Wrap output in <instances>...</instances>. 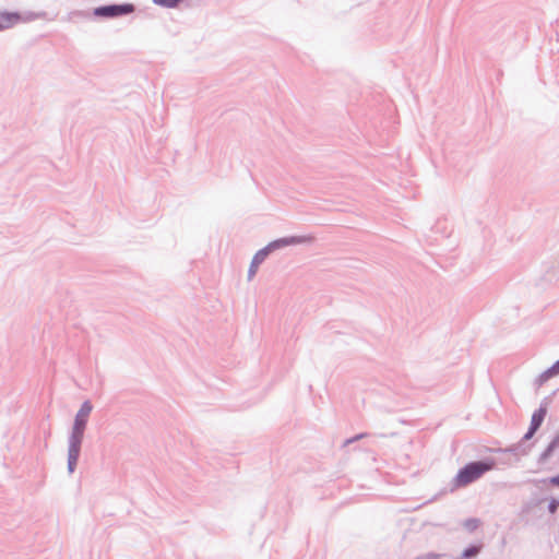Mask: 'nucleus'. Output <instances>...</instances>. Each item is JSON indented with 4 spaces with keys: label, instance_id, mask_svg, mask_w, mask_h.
Wrapping results in <instances>:
<instances>
[{
    "label": "nucleus",
    "instance_id": "obj_1",
    "mask_svg": "<svg viewBox=\"0 0 559 559\" xmlns=\"http://www.w3.org/2000/svg\"><path fill=\"white\" fill-rule=\"evenodd\" d=\"M93 405L90 401H84L74 417V423L68 438V472L74 473L81 453V447L84 432L87 426Z\"/></svg>",
    "mask_w": 559,
    "mask_h": 559
},
{
    "label": "nucleus",
    "instance_id": "obj_2",
    "mask_svg": "<svg viewBox=\"0 0 559 559\" xmlns=\"http://www.w3.org/2000/svg\"><path fill=\"white\" fill-rule=\"evenodd\" d=\"M496 462L488 457L478 461H472L461 467L454 478L451 480V490L466 487L483 477L487 472L493 469Z\"/></svg>",
    "mask_w": 559,
    "mask_h": 559
},
{
    "label": "nucleus",
    "instance_id": "obj_3",
    "mask_svg": "<svg viewBox=\"0 0 559 559\" xmlns=\"http://www.w3.org/2000/svg\"><path fill=\"white\" fill-rule=\"evenodd\" d=\"M312 239L313 237L311 236H288L269 242L265 247L258 250L253 255L248 270V280L251 281L253 278V276L257 274L259 265L263 263V261L272 252L288 246L311 242Z\"/></svg>",
    "mask_w": 559,
    "mask_h": 559
},
{
    "label": "nucleus",
    "instance_id": "obj_4",
    "mask_svg": "<svg viewBox=\"0 0 559 559\" xmlns=\"http://www.w3.org/2000/svg\"><path fill=\"white\" fill-rule=\"evenodd\" d=\"M135 11L133 3H111L100 5L94 9L93 14L96 17L102 19H116L124 15H129Z\"/></svg>",
    "mask_w": 559,
    "mask_h": 559
},
{
    "label": "nucleus",
    "instance_id": "obj_5",
    "mask_svg": "<svg viewBox=\"0 0 559 559\" xmlns=\"http://www.w3.org/2000/svg\"><path fill=\"white\" fill-rule=\"evenodd\" d=\"M548 412V399H544L539 405V407L533 413L530 427L525 435L523 436V440H531L533 436L540 428L546 415Z\"/></svg>",
    "mask_w": 559,
    "mask_h": 559
},
{
    "label": "nucleus",
    "instance_id": "obj_6",
    "mask_svg": "<svg viewBox=\"0 0 559 559\" xmlns=\"http://www.w3.org/2000/svg\"><path fill=\"white\" fill-rule=\"evenodd\" d=\"M9 14H14L16 16L15 19H13V17L10 19L12 27L19 23H28V22H33L35 20L44 19L46 16V12H44V11H41V12H33V11L9 12Z\"/></svg>",
    "mask_w": 559,
    "mask_h": 559
},
{
    "label": "nucleus",
    "instance_id": "obj_7",
    "mask_svg": "<svg viewBox=\"0 0 559 559\" xmlns=\"http://www.w3.org/2000/svg\"><path fill=\"white\" fill-rule=\"evenodd\" d=\"M559 448V430L556 432L549 444L546 447V449L539 454L537 463L539 465H544L550 456L554 454V452Z\"/></svg>",
    "mask_w": 559,
    "mask_h": 559
},
{
    "label": "nucleus",
    "instance_id": "obj_8",
    "mask_svg": "<svg viewBox=\"0 0 559 559\" xmlns=\"http://www.w3.org/2000/svg\"><path fill=\"white\" fill-rule=\"evenodd\" d=\"M527 440H523V438L515 444L503 450V452H509L514 455H527L531 451L533 443L526 444Z\"/></svg>",
    "mask_w": 559,
    "mask_h": 559
},
{
    "label": "nucleus",
    "instance_id": "obj_9",
    "mask_svg": "<svg viewBox=\"0 0 559 559\" xmlns=\"http://www.w3.org/2000/svg\"><path fill=\"white\" fill-rule=\"evenodd\" d=\"M484 544H471L467 546L456 559H475L483 550Z\"/></svg>",
    "mask_w": 559,
    "mask_h": 559
},
{
    "label": "nucleus",
    "instance_id": "obj_10",
    "mask_svg": "<svg viewBox=\"0 0 559 559\" xmlns=\"http://www.w3.org/2000/svg\"><path fill=\"white\" fill-rule=\"evenodd\" d=\"M15 19L14 14H9L8 11L0 12V32L11 28V20Z\"/></svg>",
    "mask_w": 559,
    "mask_h": 559
},
{
    "label": "nucleus",
    "instance_id": "obj_11",
    "mask_svg": "<svg viewBox=\"0 0 559 559\" xmlns=\"http://www.w3.org/2000/svg\"><path fill=\"white\" fill-rule=\"evenodd\" d=\"M152 1L154 4H156L158 7L166 8V9H175V8H178L179 4L183 0H152Z\"/></svg>",
    "mask_w": 559,
    "mask_h": 559
},
{
    "label": "nucleus",
    "instance_id": "obj_12",
    "mask_svg": "<svg viewBox=\"0 0 559 559\" xmlns=\"http://www.w3.org/2000/svg\"><path fill=\"white\" fill-rule=\"evenodd\" d=\"M479 524H480V521L476 518H469L464 521V527L468 532H474L475 530H477Z\"/></svg>",
    "mask_w": 559,
    "mask_h": 559
},
{
    "label": "nucleus",
    "instance_id": "obj_13",
    "mask_svg": "<svg viewBox=\"0 0 559 559\" xmlns=\"http://www.w3.org/2000/svg\"><path fill=\"white\" fill-rule=\"evenodd\" d=\"M551 370H552V366H550L547 370H545L543 373L539 374V377H538L539 383H543L558 374L557 371H551Z\"/></svg>",
    "mask_w": 559,
    "mask_h": 559
},
{
    "label": "nucleus",
    "instance_id": "obj_14",
    "mask_svg": "<svg viewBox=\"0 0 559 559\" xmlns=\"http://www.w3.org/2000/svg\"><path fill=\"white\" fill-rule=\"evenodd\" d=\"M558 508H559V499L551 498L549 500V503H548V507H547L548 512L551 513V514H555L557 512Z\"/></svg>",
    "mask_w": 559,
    "mask_h": 559
},
{
    "label": "nucleus",
    "instance_id": "obj_15",
    "mask_svg": "<svg viewBox=\"0 0 559 559\" xmlns=\"http://www.w3.org/2000/svg\"><path fill=\"white\" fill-rule=\"evenodd\" d=\"M367 436H368V433H367V432L358 433V435H356V436H354V437H352V438H349V439H346V440L344 441V444H343V445H344V447H346V445H348V444H350V443H353V442H355V441H358V440H360V439H362V438H365V437H367Z\"/></svg>",
    "mask_w": 559,
    "mask_h": 559
},
{
    "label": "nucleus",
    "instance_id": "obj_16",
    "mask_svg": "<svg viewBox=\"0 0 559 559\" xmlns=\"http://www.w3.org/2000/svg\"><path fill=\"white\" fill-rule=\"evenodd\" d=\"M542 483H548L550 484L551 486L554 487H558L559 488V474L558 475H555V476H551L547 479H542L540 480Z\"/></svg>",
    "mask_w": 559,
    "mask_h": 559
},
{
    "label": "nucleus",
    "instance_id": "obj_17",
    "mask_svg": "<svg viewBox=\"0 0 559 559\" xmlns=\"http://www.w3.org/2000/svg\"><path fill=\"white\" fill-rule=\"evenodd\" d=\"M423 559H441V555L435 552H427L421 555Z\"/></svg>",
    "mask_w": 559,
    "mask_h": 559
},
{
    "label": "nucleus",
    "instance_id": "obj_18",
    "mask_svg": "<svg viewBox=\"0 0 559 559\" xmlns=\"http://www.w3.org/2000/svg\"><path fill=\"white\" fill-rule=\"evenodd\" d=\"M551 371H557L558 374H559V359L552 365V370Z\"/></svg>",
    "mask_w": 559,
    "mask_h": 559
},
{
    "label": "nucleus",
    "instance_id": "obj_19",
    "mask_svg": "<svg viewBox=\"0 0 559 559\" xmlns=\"http://www.w3.org/2000/svg\"><path fill=\"white\" fill-rule=\"evenodd\" d=\"M415 559H423V557H421V556H418V557H416Z\"/></svg>",
    "mask_w": 559,
    "mask_h": 559
},
{
    "label": "nucleus",
    "instance_id": "obj_20",
    "mask_svg": "<svg viewBox=\"0 0 559 559\" xmlns=\"http://www.w3.org/2000/svg\"><path fill=\"white\" fill-rule=\"evenodd\" d=\"M415 559H423V557H421V556H418V557H416Z\"/></svg>",
    "mask_w": 559,
    "mask_h": 559
}]
</instances>
